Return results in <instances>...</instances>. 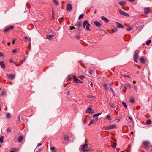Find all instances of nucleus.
Returning a JSON list of instances; mask_svg holds the SVG:
<instances>
[{
	"mask_svg": "<svg viewBox=\"0 0 152 152\" xmlns=\"http://www.w3.org/2000/svg\"><path fill=\"white\" fill-rule=\"evenodd\" d=\"M42 145V143H39L37 145L38 146H39L41 145Z\"/></svg>",
	"mask_w": 152,
	"mask_h": 152,
	"instance_id": "58",
	"label": "nucleus"
},
{
	"mask_svg": "<svg viewBox=\"0 0 152 152\" xmlns=\"http://www.w3.org/2000/svg\"><path fill=\"white\" fill-rule=\"evenodd\" d=\"M102 114V113H97L94 114L93 116V118H95L96 117H98L99 116V115H100Z\"/></svg>",
	"mask_w": 152,
	"mask_h": 152,
	"instance_id": "26",
	"label": "nucleus"
},
{
	"mask_svg": "<svg viewBox=\"0 0 152 152\" xmlns=\"http://www.w3.org/2000/svg\"><path fill=\"white\" fill-rule=\"evenodd\" d=\"M134 89L136 91H137V86H134Z\"/></svg>",
	"mask_w": 152,
	"mask_h": 152,
	"instance_id": "44",
	"label": "nucleus"
},
{
	"mask_svg": "<svg viewBox=\"0 0 152 152\" xmlns=\"http://www.w3.org/2000/svg\"><path fill=\"white\" fill-rule=\"evenodd\" d=\"M133 29V28L132 27H129L127 28V30L128 31H130L131 30H132Z\"/></svg>",
	"mask_w": 152,
	"mask_h": 152,
	"instance_id": "43",
	"label": "nucleus"
},
{
	"mask_svg": "<svg viewBox=\"0 0 152 152\" xmlns=\"http://www.w3.org/2000/svg\"><path fill=\"white\" fill-rule=\"evenodd\" d=\"M75 28V27H74L72 26L70 27V30H71L72 29H74Z\"/></svg>",
	"mask_w": 152,
	"mask_h": 152,
	"instance_id": "52",
	"label": "nucleus"
},
{
	"mask_svg": "<svg viewBox=\"0 0 152 152\" xmlns=\"http://www.w3.org/2000/svg\"><path fill=\"white\" fill-rule=\"evenodd\" d=\"M0 65L1 67L3 69H5V65L4 63L2 61H1L0 62Z\"/></svg>",
	"mask_w": 152,
	"mask_h": 152,
	"instance_id": "11",
	"label": "nucleus"
},
{
	"mask_svg": "<svg viewBox=\"0 0 152 152\" xmlns=\"http://www.w3.org/2000/svg\"><path fill=\"white\" fill-rule=\"evenodd\" d=\"M83 83V82L82 81H81L80 80H79V82H78V83Z\"/></svg>",
	"mask_w": 152,
	"mask_h": 152,
	"instance_id": "56",
	"label": "nucleus"
},
{
	"mask_svg": "<svg viewBox=\"0 0 152 152\" xmlns=\"http://www.w3.org/2000/svg\"><path fill=\"white\" fill-rule=\"evenodd\" d=\"M92 70L91 69H90L88 71L89 73H90V74H92Z\"/></svg>",
	"mask_w": 152,
	"mask_h": 152,
	"instance_id": "48",
	"label": "nucleus"
},
{
	"mask_svg": "<svg viewBox=\"0 0 152 152\" xmlns=\"http://www.w3.org/2000/svg\"><path fill=\"white\" fill-rule=\"evenodd\" d=\"M53 1L55 4L57 6H58L59 5V3L58 2V0H53Z\"/></svg>",
	"mask_w": 152,
	"mask_h": 152,
	"instance_id": "28",
	"label": "nucleus"
},
{
	"mask_svg": "<svg viewBox=\"0 0 152 152\" xmlns=\"http://www.w3.org/2000/svg\"><path fill=\"white\" fill-rule=\"evenodd\" d=\"M90 26L91 25L88 23V20H86L83 22V28H85L86 27L87 30L88 31H90V30L89 29V26Z\"/></svg>",
	"mask_w": 152,
	"mask_h": 152,
	"instance_id": "1",
	"label": "nucleus"
},
{
	"mask_svg": "<svg viewBox=\"0 0 152 152\" xmlns=\"http://www.w3.org/2000/svg\"><path fill=\"white\" fill-rule=\"evenodd\" d=\"M7 133H10L12 132V130L8 128L7 129Z\"/></svg>",
	"mask_w": 152,
	"mask_h": 152,
	"instance_id": "35",
	"label": "nucleus"
},
{
	"mask_svg": "<svg viewBox=\"0 0 152 152\" xmlns=\"http://www.w3.org/2000/svg\"><path fill=\"white\" fill-rule=\"evenodd\" d=\"M144 13L145 14H147L150 12V9L149 8H145L144 9Z\"/></svg>",
	"mask_w": 152,
	"mask_h": 152,
	"instance_id": "12",
	"label": "nucleus"
},
{
	"mask_svg": "<svg viewBox=\"0 0 152 152\" xmlns=\"http://www.w3.org/2000/svg\"><path fill=\"white\" fill-rule=\"evenodd\" d=\"M131 2H133L135 1V0H129Z\"/></svg>",
	"mask_w": 152,
	"mask_h": 152,
	"instance_id": "63",
	"label": "nucleus"
},
{
	"mask_svg": "<svg viewBox=\"0 0 152 152\" xmlns=\"http://www.w3.org/2000/svg\"><path fill=\"white\" fill-rule=\"evenodd\" d=\"M54 36L51 35H48L46 36V39H49L50 40H51L52 39L51 38L52 37H53Z\"/></svg>",
	"mask_w": 152,
	"mask_h": 152,
	"instance_id": "17",
	"label": "nucleus"
},
{
	"mask_svg": "<svg viewBox=\"0 0 152 152\" xmlns=\"http://www.w3.org/2000/svg\"><path fill=\"white\" fill-rule=\"evenodd\" d=\"M101 18L102 20L104 21L105 23H107L109 22V20L103 16H101Z\"/></svg>",
	"mask_w": 152,
	"mask_h": 152,
	"instance_id": "13",
	"label": "nucleus"
},
{
	"mask_svg": "<svg viewBox=\"0 0 152 152\" xmlns=\"http://www.w3.org/2000/svg\"><path fill=\"white\" fill-rule=\"evenodd\" d=\"M16 39H14L13 40V41L12 42V44H14L15 43V41Z\"/></svg>",
	"mask_w": 152,
	"mask_h": 152,
	"instance_id": "57",
	"label": "nucleus"
},
{
	"mask_svg": "<svg viewBox=\"0 0 152 152\" xmlns=\"http://www.w3.org/2000/svg\"><path fill=\"white\" fill-rule=\"evenodd\" d=\"M139 61L141 63H145V59L143 56H141L140 57Z\"/></svg>",
	"mask_w": 152,
	"mask_h": 152,
	"instance_id": "16",
	"label": "nucleus"
},
{
	"mask_svg": "<svg viewBox=\"0 0 152 152\" xmlns=\"http://www.w3.org/2000/svg\"><path fill=\"white\" fill-rule=\"evenodd\" d=\"M151 123V121L150 120H148L146 122V124L147 125H148Z\"/></svg>",
	"mask_w": 152,
	"mask_h": 152,
	"instance_id": "33",
	"label": "nucleus"
},
{
	"mask_svg": "<svg viewBox=\"0 0 152 152\" xmlns=\"http://www.w3.org/2000/svg\"><path fill=\"white\" fill-rule=\"evenodd\" d=\"M110 89L112 92L113 96H115V94L113 89L111 88H110Z\"/></svg>",
	"mask_w": 152,
	"mask_h": 152,
	"instance_id": "30",
	"label": "nucleus"
},
{
	"mask_svg": "<svg viewBox=\"0 0 152 152\" xmlns=\"http://www.w3.org/2000/svg\"><path fill=\"white\" fill-rule=\"evenodd\" d=\"M107 85H106V84H104L103 85V86L104 87V88L106 90H107V89H108V88L107 87Z\"/></svg>",
	"mask_w": 152,
	"mask_h": 152,
	"instance_id": "38",
	"label": "nucleus"
},
{
	"mask_svg": "<svg viewBox=\"0 0 152 152\" xmlns=\"http://www.w3.org/2000/svg\"><path fill=\"white\" fill-rule=\"evenodd\" d=\"M128 118H129L130 120H132V117H130V116H129V117H128Z\"/></svg>",
	"mask_w": 152,
	"mask_h": 152,
	"instance_id": "61",
	"label": "nucleus"
},
{
	"mask_svg": "<svg viewBox=\"0 0 152 152\" xmlns=\"http://www.w3.org/2000/svg\"><path fill=\"white\" fill-rule=\"evenodd\" d=\"M116 23L117 25V26L118 28H124V26H122V25L119 23L118 22H117Z\"/></svg>",
	"mask_w": 152,
	"mask_h": 152,
	"instance_id": "23",
	"label": "nucleus"
},
{
	"mask_svg": "<svg viewBox=\"0 0 152 152\" xmlns=\"http://www.w3.org/2000/svg\"><path fill=\"white\" fill-rule=\"evenodd\" d=\"M125 85L126 86H125V87L126 88H129L130 87V85L129 84H126Z\"/></svg>",
	"mask_w": 152,
	"mask_h": 152,
	"instance_id": "41",
	"label": "nucleus"
},
{
	"mask_svg": "<svg viewBox=\"0 0 152 152\" xmlns=\"http://www.w3.org/2000/svg\"><path fill=\"white\" fill-rule=\"evenodd\" d=\"M14 28V27L12 26H10L9 27H6L4 28L3 32L5 33H6L10 30H12Z\"/></svg>",
	"mask_w": 152,
	"mask_h": 152,
	"instance_id": "3",
	"label": "nucleus"
},
{
	"mask_svg": "<svg viewBox=\"0 0 152 152\" xmlns=\"http://www.w3.org/2000/svg\"><path fill=\"white\" fill-rule=\"evenodd\" d=\"M113 28H112V31L113 32H115L117 31V28H115L114 26H113Z\"/></svg>",
	"mask_w": 152,
	"mask_h": 152,
	"instance_id": "24",
	"label": "nucleus"
},
{
	"mask_svg": "<svg viewBox=\"0 0 152 152\" xmlns=\"http://www.w3.org/2000/svg\"><path fill=\"white\" fill-rule=\"evenodd\" d=\"M109 105L113 108H114L115 107L113 104L112 103L110 102H109Z\"/></svg>",
	"mask_w": 152,
	"mask_h": 152,
	"instance_id": "32",
	"label": "nucleus"
},
{
	"mask_svg": "<svg viewBox=\"0 0 152 152\" xmlns=\"http://www.w3.org/2000/svg\"><path fill=\"white\" fill-rule=\"evenodd\" d=\"M87 97L88 98H94L95 97L94 96L91 95H87Z\"/></svg>",
	"mask_w": 152,
	"mask_h": 152,
	"instance_id": "42",
	"label": "nucleus"
},
{
	"mask_svg": "<svg viewBox=\"0 0 152 152\" xmlns=\"http://www.w3.org/2000/svg\"><path fill=\"white\" fill-rule=\"evenodd\" d=\"M73 78V83H78L79 80L75 76H72Z\"/></svg>",
	"mask_w": 152,
	"mask_h": 152,
	"instance_id": "6",
	"label": "nucleus"
},
{
	"mask_svg": "<svg viewBox=\"0 0 152 152\" xmlns=\"http://www.w3.org/2000/svg\"><path fill=\"white\" fill-rule=\"evenodd\" d=\"M149 142L147 141H145L143 142L142 145L145 147H147L148 145Z\"/></svg>",
	"mask_w": 152,
	"mask_h": 152,
	"instance_id": "18",
	"label": "nucleus"
},
{
	"mask_svg": "<svg viewBox=\"0 0 152 152\" xmlns=\"http://www.w3.org/2000/svg\"><path fill=\"white\" fill-rule=\"evenodd\" d=\"M15 75L14 74H7L6 76L9 79L13 80L15 78Z\"/></svg>",
	"mask_w": 152,
	"mask_h": 152,
	"instance_id": "5",
	"label": "nucleus"
},
{
	"mask_svg": "<svg viewBox=\"0 0 152 152\" xmlns=\"http://www.w3.org/2000/svg\"><path fill=\"white\" fill-rule=\"evenodd\" d=\"M123 76L124 77H127L129 78H131V77L129 75H123Z\"/></svg>",
	"mask_w": 152,
	"mask_h": 152,
	"instance_id": "45",
	"label": "nucleus"
},
{
	"mask_svg": "<svg viewBox=\"0 0 152 152\" xmlns=\"http://www.w3.org/2000/svg\"><path fill=\"white\" fill-rule=\"evenodd\" d=\"M122 104L125 107V108H126L127 107V105L124 102H122Z\"/></svg>",
	"mask_w": 152,
	"mask_h": 152,
	"instance_id": "37",
	"label": "nucleus"
},
{
	"mask_svg": "<svg viewBox=\"0 0 152 152\" xmlns=\"http://www.w3.org/2000/svg\"><path fill=\"white\" fill-rule=\"evenodd\" d=\"M134 58V61L136 62H138V61H137V58Z\"/></svg>",
	"mask_w": 152,
	"mask_h": 152,
	"instance_id": "49",
	"label": "nucleus"
},
{
	"mask_svg": "<svg viewBox=\"0 0 152 152\" xmlns=\"http://www.w3.org/2000/svg\"><path fill=\"white\" fill-rule=\"evenodd\" d=\"M129 102L131 103H133L135 101L133 98H132L130 100Z\"/></svg>",
	"mask_w": 152,
	"mask_h": 152,
	"instance_id": "40",
	"label": "nucleus"
},
{
	"mask_svg": "<svg viewBox=\"0 0 152 152\" xmlns=\"http://www.w3.org/2000/svg\"><path fill=\"white\" fill-rule=\"evenodd\" d=\"M118 4L121 6H124L125 5L126 3L124 1H120L119 2Z\"/></svg>",
	"mask_w": 152,
	"mask_h": 152,
	"instance_id": "19",
	"label": "nucleus"
},
{
	"mask_svg": "<svg viewBox=\"0 0 152 152\" xmlns=\"http://www.w3.org/2000/svg\"><path fill=\"white\" fill-rule=\"evenodd\" d=\"M93 83H91L90 84V86H91V87H93Z\"/></svg>",
	"mask_w": 152,
	"mask_h": 152,
	"instance_id": "62",
	"label": "nucleus"
},
{
	"mask_svg": "<svg viewBox=\"0 0 152 152\" xmlns=\"http://www.w3.org/2000/svg\"><path fill=\"white\" fill-rule=\"evenodd\" d=\"M54 13L53 12V11H52V18H53V19H54Z\"/></svg>",
	"mask_w": 152,
	"mask_h": 152,
	"instance_id": "47",
	"label": "nucleus"
},
{
	"mask_svg": "<svg viewBox=\"0 0 152 152\" xmlns=\"http://www.w3.org/2000/svg\"><path fill=\"white\" fill-rule=\"evenodd\" d=\"M93 110L92 109L91 107H88L87 108V110L86 111V112L87 113H91V111Z\"/></svg>",
	"mask_w": 152,
	"mask_h": 152,
	"instance_id": "15",
	"label": "nucleus"
},
{
	"mask_svg": "<svg viewBox=\"0 0 152 152\" xmlns=\"http://www.w3.org/2000/svg\"><path fill=\"white\" fill-rule=\"evenodd\" d=\"M118 11L119 13L121 15H124L126 17L129 16V15L128 14L125 12H124L123 11L121 10H118Z\"/></svg>",
	"mask_w": 152,
	"mask_h": 152,
	"instance_id": "4",
	"label": "nucleus"
},
{
	"mask_svg": "<svg viewBox=\"0 0 152 152\" xmlns=\"http://www.w3.org/2000/svg\"><path fill=\"white\" fill-rule=\"evenodd\" d=\"M94 23L98 27H99L101 26V23L98 21H95L94 22Z\"/></svg>",
	"mask_w": 152,
	"mask_h": 152,
	"instance_id": "14",
	"label": "nucleus"
},
{
	"mask_svg": "<svg viewBox=\"0 0 152 152\" xmlns=\"http://www.w3.org/2000/svg\"><path fill=\"white\" fill-rule=\"evenodd\" d=\"M139 52L140 51L138 50H136L134 53L133 58H138L139 57Z\"/></svg>",
	"mask_w": 152,
	"mask_h": 152,
	"instance_id": "8",
	"label": "nucleus"
},
{
	"mask_svg": "<svg viewBox=\"0 0 152 152\" xmlns=\"http://www.w3.org/2000/svg\"><path fill=\"white\" fill-rule=\"evenodd\" d=\"M10 116H11V114L10 113H7V114L6 115V117L8 118H10Z\"/></svg>",
	"mask_w": 152,
	"mask_h": 152,
	"instance_id": "34",
	"label": "nucleus"
},
{
	"mask_svg": "<svg viewBox=\"0 0 152 152\" xmlns=\"http://www.w3.org/2000/svg\"><path fill=\"white\" fill-rule=\"evenodd\" d=\"M17 149L16 148H13L11 150L10 152H16L17 151Z\"/></svg>",
	"mask_w": 152,
	"mask_h": 152,
	"instance_id": "25",
	"label": "nucleus"
},
{
	"mask_svg": "<svg viewBox=\"0 0 152 152\" xmlns=\"http://www.w3.org/2000/svg\"><path fill=\"white\" fill-rule=\"evenodd\" d=\"M98 118H95V119H94L92 120H91L89 122V124H88V125H90L95 123H96L95 121H96Z\"/></svg>",
	"mask_w": 152,
	"mask_h": 152,
	"instance_id": "10",
	"label": "nucleus"
},
{
	"mask_svg": "<svg viewBox=\"0 0 152 152\" xmlns=\"http://www.w3.org/2000/svg\"><path fill=\"white\" fill-rule=\"evenodd\" d=\"M4 137L1 136L0 137V142L1 143H2L3 141Z\"/></svg>",
	"mask_w": 152,
	"mask_h": 152,
	"instance_id": "31",
	"label": "nucleus"
},
{
	"mask_svg": "<svg viewBox=\"0 0 152 152\" xmlns=\"http://www.w3.org/2000/svg\"><path fill=\"white\" fill-rule=\"evenodd\" d=\"M106 118L107 119H108L109 121H110L112 119L111 117L109 115H107L106 116Z\"/></svg>",
	"mask_w": 152,
	"mask_h": 152,
	"instance_id": "27",
	"label": "nucleus"
},
{
	"mask_svg": "<svg viewBox=\"0 0 152 152\" xmlns=\"http://www.w3.org/2000/svg\"><path fill=\"white\" fill-rule=\"evenodd\" d=\"M88 146V145L87 144H85L83 145L81 147V150L83 152H88L89 149H86Z\"/></svg>",
	"mask_w": 152,
	"mask_h": 152,
	"instance_id": "2",
	"label": "nucleus"
},
{
	"mask_svg": "<svg viewBox=\"0 0 152 152\" xmlns=\"http://www.w3.org/2000/svg\"><path fill=\"white\" fill-rule=\"evenodd\" d=\"M10 61L11 62H13V63H15V62L13 60H12L11 59L10 60Z\"/></svg>",
	"mask_w": 152,
	"mask_h": 152,
	"instance_id": "60",
	"label": "nucleus"
},
{
	"mask_svg": "<svg viewBox=\"0 0 152 152\" xmlns=\"http://www.w3.org/2000/svg\"><path fill=\"white\" fill-rule=\"evenodd\" d=\"M16 51V49H14L12 51V53H15Z\"/></svg>",
	"mask_w": 152,
	"mask_h": 152,
	"instance_id": "53",
	"label": "nucleus"
},
{
	"mask_svg": "<svg viewBox=\"0 0 152 152\" xmlns=\"http://www.w3.org/2000/svg\"><path fill=\"white\" fill-rule=\"evenodd\" d=\"M3 54L2 52H0V57L3 56Z\"/></svg>",
	"mask_w": 152,
	"mask_h": 152,
	"instance_id": "55",
	"label": "nucleus"
},
{
	"mask_svg": "<svg viewBox=\"0 0 152 152\" xmlns=\"http://www.w3.org/2000/svg\"><path fill=\"white\" fill-rule=\"evenodd\" d=\"M116 125L115 124L109 126L107 127L106 128V130L112 129L113 128H115L116 127Z\"/></svg>",
	"mask_w": 152,
	"mask_h": 152,
	"instance_id": "7",
	"label": "nucleus"
},
{
	"mask_svg": "<svg viewBox=\"0 0 152 152\" xmlns=\"http://www.w3.org/2000/svg\"><path fill=\"white\" fill-rule=\"evenodd\" d=\"M75 25L77 26L78 27H80L82 26V24L80 21H79L77 22Z\"/></svg>",
	"mask_w": 152,
	"mask_h": 152,
	"instance_id": "21",
	"label": "nucleus"
},
{
	"mask_svg": "<svg viewBox=\"0 0 152 152\" xmlns=\"http://www.w3.org/2000/svg\"><path fill=\"white\" fill-rule=\"evenodd\" d=\"M72 5L69 4H67L66 6V10L67 11H70L72 9Z\"/></svg>",
	"mask_w": 152,
	"mask_h": 152,
	"instance_id": "9",
	"label": "nucleus"
},
{
	"mask_svg": "<svg viewBox=\"0 0 152 152\" xmlns=\"http://www.w3.org/2000/svg\"><path fill=\"white\" fill-rule=\"evenodd\" d=\"M151 40L150 39L148 40L146 42V45H149L150 43H151Z\"/></svg>",
	"mask_w": 152,
	"mask_h": 152,
	"instance_id": "29",
	"label": "nucleus"
},
{
	"mask_svg": "<svg viewBox=\"0 0 152 152\" xmlns=\"http://www.w3.org/2000/svg\"><path fill=\"white\" fill-rule=\"evenodd\" d=\"M6 94V91H3L1 93V96H4Z\"/></svg>",
	"mask_w": 152,
	"mask_h": 152,
	"instance_id": "46",
	"label": "nucleus"
},
{
	"mask_svg": "<svg viewBox=\"0 0 152 152\" xmlns=\"http://www.w3.org/2000/svg\"><path fill=\"white\" fill-rule=\"evenodd\" d=\"M116 146V142H114L113 144V145L112 146V147L113 149L115 148Z\"/></svg>",
	"mask_w": 152,
	"mask_h": 152,
	"instance_id": "39",
	"label": "nucleus"
},
{
	"mask_svg": "<svg viewBox=\"0 0 152 152\" xmlns=\"http://www.w3.org/2000/svg\"><path fill=\"white\" fill-rule=\"evenodd\" d=\"M75 37L77 38V39H79L80 38V36L79 35H77Z\"/></svg>",
	"mask_w": 152,
	"mask_h": 152,
	"instance_id": "51",
	"label": "nucleus"
},
{
	"mask_svg": "<svg viewBox=\"0 0 152 152\" xmlns=\"http://www.w3.org/2000/svg\"><path fill=\"white\" fill-rule=\"evenodd\" d=\"M83 121L84 124H86V121L84 119L83 120Z\"/></svg>",
	"mask_w": 152,
	"mask_h": 152,
	"instance_id": "59",
	"label": "nucleus"
},
{
	"mask_svg": "<svg viewBox=\"0 0 152 152\" xmlns=\"http://www.w3.org/2000/svg\"><path fill=\"white\" fill-rule=\"evenodd\" d=\"M84 15L83 14H81L78 17V19H81L83 17Z\"/></svg>",
	"mask_w": 152,
	"mask_h": 152,
	"instance_id": "36",
	"label": "nucleus"
},
{
	"mask_svg": "<svg viewBox=\"0 0 152 152\" xmlns=\"http://www.w3.org/2000/svg\"><path fill=\"white\" fill-rule=\"evenodd\" d=\"M55 148L54 147H51L50 148V150L52 151H54V150Z\"/></svg>",
	"mask_w": 152,
	"mask_h": 152,
	"instance_id": "50",
	"label": "nucleus"
},
{
	"mask_svg": "<svg viewBox=\"0 0 152 152\" xmlns=\"http://www.w3.org/2000/svg\"><path fill=\"white\" fill-rule=\"evenodd\" d=\"M64 140L66 142H68L69 140V138L68 136L66 135H64Z\"/></svg>",
	"mask_w": 152,
	"mask_h": 152,
	"instance_id": "20",
	"label": "nucleus"
},
{
	"mask_svg": "<svg viewBox=\"0 0 152 152\" xmlns=\"http://www.w3.org/2000/svg\"><path fill=\"white\" fill-rule=\"evenodd\" d=\"M24 38L25 39H27V40H28V37L27 36H26V37H24Z\"/></svg>",
	"mask_w": 152,
	"mask_h": 152,
	"instance_id": "54",
	"label": "nucleus"
},
{
	"mask_svg": "<svg viewBox=\"0 0 152 152\" xmlns=\"http://www.w3.org/2000/svg\"><path fill=\"white\" fill-rule=\"evenodd\" d=\"M136 83V82L135 81H133V83L134 84H135V83Z\"/></svg>",
	"mask_w": 152,
	"mask_h": 152,
	"instance_id": "64",
	"label": "nucleus"
},
{
	"mask_svg": "<svg viewBox=\"0 0 152 152\" xmlns=\"http://www.w3.org/2000/svg\"><path fill=\"white\" fill-rule=\"evenodd\" d=\"M23 137L22 136H20L18 139V141L19 142H21L23 140Z\"/></svg>",
	"mask_w": 152,
	"mask_h": 152,
	"instance_id": "22",
	"label": "nucleus"
}]
</instances>
